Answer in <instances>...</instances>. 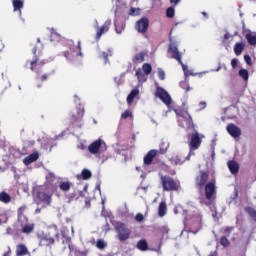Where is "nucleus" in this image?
Here are the masks:
<instances>
[{
  "instance_id": "nucleus-59",
  "label": "nucleus",
  "mask_w": 256,
  "mask_h": 256,
  "mask_svg": "<svg viewBox=\"0 0 256 256\" xmlns=\"http://www.w3.org/2000/svg\"><path fill=\"white\" fill-rule=\"evenodd\" d=\"M233 231V227H226L225 228V233H231Z\"/></svg>"
},
{
  "instance_id": "nucleus-61",
  "label": "nucleus",
  "mask_w": 256,
  "mask_h": 256,
  "mask_svg": "<svg viewBox=\"0 0 256 256\" xmlns=\"http://www.w3.org/2000/svg\"><path fill=\"white\" fill-rule=\"evenodd\" d=\"M181 0H170V3H174V5H179Z\"/></svg>"
},
{
  "instance_id": "nucleus-21",
  "label": "nucleus",
  "mask_w": 256,
  "mask_h": 256,
  "mask_svg": "<svg viewBox=\"0 0 256 256\" xmlns=\"http://www.w3.org/2000/svg\"><path fill=\"white\" fill-rule=\"evenodd\" d=\"M227 165L232 175H237L239 173V163H237L235 160L228 161Z\"/></svg>"
},
{
  "instance_id": "nucleus-63",
  "label": "nucleus",
  "mask_w": 256,
  "mask_h": 256,
  "mask_svg": "<svg viewBox=\"0 0 256 256\" xmlns=\"http://www.w3.org/2000/svg\"><path fill=\"white\" fill-rule=\"evenodd\" d=\"M96 189H98V190H99V193H101V184H97V185H96Z\"/></svg>"
},
{
  "instance_id": "nucleus-13",
  "label": "nucleus",
  "mask_w": 256,
  "mask_h": 256,
  "mask_svg": "<svg viewBox=\"0 0 256 256\" xmlns=\"http://www.w3.org/2000/svg\"><path fill=\"white\" fill-rule=\"evenodd\" d=\"M156 97H159V99H161V101H163V103L167 105V107H170L172 101L171 95H169V93L165 91V89L157 88Z\"/></svg>"
},
{
  "instance_id": "nucleus-35",
  "label": "nucleus",
  "mask_w": 256,
  "mask_h": 256,
  "mask_svg": "<svg viewBox=\"0 0 256 256\" xmlns=\"http://www.w3.org/2000/svg\"><path fill=\"white\" fill-rule=\"evenodd\" d=\"M137 247L140 251H147V249H149V245L147 244V240L143 239V240H140L138 243H137Z\"/></svg>"
},
{
  "instance_id": "nucleus-16",
  "label": "nucleus",
  "mask_w": 256,
  "mask_h": 256,
  "mask_svg": "<svg viewBox=\"0 0 256 256\" xmlns=\"http://www.w3.org/2000/svg\"><path fill=\"white\" fill-rule=\"evenodd\" d=\"M207 179H209V174L204 171H200V174L196 177V187L198 189H202L203 185L207 183Z\"/></svg>"
},
{
  "instance_id": "nucleus-62",
  "label": "nucleus",
  "mask_w": 256,
  "mask_h": 256,
  "mask_svg": "<svg viewBox=\"0 0 256 256\" xmlns=\"http://www.w3.org/2000/svg\"><path fill=\"white\" fill-rule=\"evenodd\" d=\"M94 27H95V29H97L99 27V22L97 20H95Z\"/></svg>"
},
{
  "instance_id": "nucleus-28",
  "label": "nucleus",
  "mask_w": 256,
  "mask_h": 256,
  "mask_svg": "<svg viewBox=\"0 0 256 256\" xmlns=\"http://www.w3.org/2000/svg\"><path fill=\"white\" fill-rule=\"evenodd\" d=\"M50 41L52 43H59V41H61V35L57 33L54 29L51 30Z\"/></svg>"
},
{
  "instance_id": "nucleus-5",
  "label": "nucleus",
  "mask_w": 256,
  "mask_h": 256,
  "mask_svg": "<svg viewBox=\"0 0 256 256\" xmlns=\"http://www.w3.org/2000/svg\"><path fill=\"white\" fill-rule=\"evenodd\" d=\"M112 225L117 233L119 241H127L129 239V227L123 222H112Z\"/></svg>"
},
{
  "instance_id": "nucleus-40",
  "label": "nucleus",
  "mask_w": 256,
  "mask_h": 256,
  "mask_svg": "<svg viewBox=\"0 0 256 256\" xmlns=\"http://www.w3.org/2000/svg\"><path fill=\"white\" fill-rule=\"evenodd\" d=\"M246 39H247L249 45H256V36L255 35L248 33V34H246Z\"/></svg>"
},
{
  "instance_id": "nucleus-11",
  "label": "nucleus",
  "mask_w": 256,
  "mask_h": 256,
  "mask_svg": "<svg viewBox=\"0 0 256 256\" xmlns=\"http://www.w3.org/2000/svg\"><path fill=\"white\" fill-rule=\"evenodd\" d=\"M135 29L141 35H146L147 31H149V18L142 17L135 24Z\"/></svg>"
},
{
  "instance_id": "nucleus-41",
  "label": "nucleus",
  "mask_w": 256,
  "mask_h": 256,
  "mask_svg": "<svg viewBox=\"0 0 256 256\" xmlns=\"http://www.w3.org/2000/svg\"><path fill=\"white\" fill-rule=\"evenodd\" d=\"M71 182H60V189L61 191H69L71 189Z\"/></svg>"
},
{
  "instance_id": "nucleus-18",
  "label": "nucleus",
  "mask_w": 256,
  "mask_h": 256,
  "mask_svg": "<svg viewBox=\"0 0 256 256\" xmlns=\"http://www.w3.org/2000/svg\"><path fill=\"white\" fill-rule=\"evenodd\" d=\"M55 244V239L51 236V234H43L40 237V245L44 247H50V245Z\"/></svg>"
},
{
  "instance_id": "nucleus-26",
  "label": "nucleus",
  "mask_w": 256,
  "mask_h": 256,
  "mask_svg": "<svg viewBox=\"0 0 256 256\" xmlns=\"http://www.w3.org/2000/svg\"><path fill=\"white\" fill-rule=\"evenodd\" d=\"M194 221L196 223V230L195 231H192V233H199V231H201V221H202V218H201V214H199L198 212L196 213V215L194 216Z\"/></svg>"
},
{
  "instance_id": "nucleus-55",
  "label": "nucleus",
  "mask_w": 256,
  "mask_h": 256,
  "mask_svg": "<svg viewBox=\"0 0 256 256\" xmlns=\"http://www.w3.org/2000/svg\"><path fill=\"white\" fill-rule=\"evenodd\" d=\"M244 60L246 61L247 65L251 66L252 65V62H251V56L249 55H245L244 56Z\"/></svg>"
},
{
  "instance_id": "nucleus-37",
  "label": "nucleus",
  "mask_w": 256,
  "mask_h": 256,
  "mask_svg": "<svg viewBox=\"0 0 256 256\" xmlns=\"http://www.w3.org/2000/svg\"><path fill=\"white\" fill-rule=\"evenodd\" d=\"M238 75L243 81H249V71H247V69H240Z\"/></svg>"
},
{
  "instance_id": "nucleus-23",
  "label": "nucleus",
  "mask_w": 256,
  "mask_h": 256,
  "mask_svg": "<svg viewBox=\"0 0 256 256\" xmlns=\"http://www.w3.org/2000/svg\"><path fill=\"white\" fill-rule=\"evenodd\" d=\"M101 216L104 217L107 221V219H109L110 223L113 225V223H116L117 221H115V217L113 216V213H111V211L106 210L105 206H102V211H101Z\"/></svg>"
},
{
  "instance_id": "nucleus-24",
  "label": "nucleus",
  "mask_w": 256,
  "mask_h": 256,
  "mask_svg": "<svg viewBox=\"0 0 256 256\" xmlns=\"http://www.w3.org/2000/svg\"><path fill=\"white\" fill-rule=\"evenodd\" d=\"M118 215L119 217H129V206L127 202H124L120 207L118 208Z\"/></svg>"
},
{
  "instance_id": "nucleus-6",
  "label": "nucleus",
  "mask_w": 256,
  "mask_h": 256,
  "mask_svg": "<svg viewBox=\"0 0 256 256\" xmlns=\"http://www.w3.org/2000/svg\"><path fill=\"white\" fill-rule=\"evenodd\" d=\"M187 137L188 139H190V142H189L190 152L186 157L187 161H189L191 155H195L193 151L201 147V138L199 137V132H197V130H195L194 133L192 134H188Z\"/></svg>"
},
{
  "instance_id": "nucleus-32",
  "label": "nucleus",
  "mask_w": 256,
  "mask_h": 256,
  "mask_svg": "<svg viewBox=\"0 0 256 256\" xmlns=\"http://www.w3.org/2000/svg\"><path fill=\"white\" fill-rule=\"evenodd\" d=\"M167 213V204L165 202H161L158 208V215L159 217H165Z\"/></svg>"
},
{
  "instance_id": "nucleus-48",
  "label": "nucleus",
  "mask_w": 256,
  "mask_h": 256,
  "mask_svg": "<svg viewBox=\"0 0 256 256\" xmlns=\"http://www.w3.org/2000/svg\"><path fill=\"white\" fill-rule=\"evenodd\" d=\"M220 245H222L223 247H229V240L227 239V237L225 236L221 237Z\"/></svg>"
},
{
  "instance_id": "nucleus-9",
  "label": "nucleus",
  "mask_w": 256,
  "mask_h": 256,
  "mask_svg": "<svg viewBox=\"0 0 256 256\" xmlns=\"http://www.w3.org/2000/svg\"><path fill=\"white\" fill-rule=\"evenodd\" d=\"M32 195H35L38 199V207L44 208L51 205V195L45 192H39L37 190L32 191Z\"/></svg>"
},
{
  "instance_id": "nucleus-14",
  "label": "nucleus",
  "mask_w": 256,
  "mask_h": 256,
  "mask_svg": "<svg viewBox=\"0 0 256 256\" xmlns=\"http://www.w3.org/2000/svg\"><path fill=\"white\" fill-rule=\"evenodd\" d=\"M173 39L170 38V45L168 48V51L172 53V59H176L178 63H181V53L179 52V49L177 48V44L172 42Z\"/></svg>"
},
{
  "instance_id": "nucleus-15",
  "label": "nucleus",
  "mask_w": 256,
  "mask_h": 256,
  "mask_svg": "<svg viewBox=\"0 0 256 256\" xmlns=\"http://www.w3.org/2000/svg\"><path fill=\"white\" fill-rule=\"evenodd\" d=\"M226 131H228L229 135L234 139L241 137V128H239L235 124H228L226 127Z\"/></svg>"
},
{
  "instance_id": "nucleus-2",
  "label": "nucleus",
  "mask_w": 256,
  "mask_h": 256,
  "mask_svg": "<svg viewBox=\"0 0 256 256\" xmlns=\"http://www.w3.org/2000/svg\"><path fill=\"white\" fill-rule=\"evenodd\" d=\"M67 45L69 50L64 52V57L69 61V63L79 61V57L83 58V53L81 52V41H78V45L75 46L73 40H68Z\"/></svg>"
},
{
  "instance_id": "nucleus-47",
  "label": "nucleus",
  "mask_w": 256,
  "mask_h": 256,
  "mask_svg": "<svg viewBox=\"0 0 256 256\" xmlns=\"http://www.w3.org/2000/svg\"><path fill=\"white\" fill-rule=\"evenodd\" d=\"M166 15H167V17H169V19L175 17V8L169 7V8L166 10Z\"/></svg>"
},
{
  "instance_id": "nucleus-33",
  "label": "nucleus",
  "mask_w": 256,
  "mask_h": 256,
  "mask_svg": "<svg viewBox=\"0 0 256 256\" xmlns=\"http://www.w3.org/2000/svg\"><path fill=\"white\" fill-rule=\"evenodd\" d=\"M91 171H89L88 169H83L81 174L78 175V179H83L84 181H87V179H91Z\"/></svg>"
},
{
  "instance_id": "nucleus-51",
  "label": "nucleus",
  "mask_w": 256,
  "mask_h": 256,
  "mask_svg": "<svg viewBox=\"0 0 256 256\" xmlns=\"http://www.w3.org/2000/svg\"><path fill=\"white\" fill-rule=\"evenodd\" d=\"M144 220H145V217H144L143 214H141V213H138V214L135 216V221H137L138 223H143Z\"/></svg>"
},
{
  "instance_id": "nucleus-39",
  "label": "nucleus",
  "mask_w": 256,
  "mask_h": 256,
  "mask_svg": "<svg viewBox=\"0 0 256 256\" xmlns=\"http://www.w3.org/2000/svg\"><path fill=\"white\" fill-rule=\"evenodd\" d=\"M245 211H246V213H248V215H250V217L253 219V221L256 222V210L251 207H246Z\"/></svg>"
},
{
  "instance_id": "nucleus-17",
  "label": "nucleus",
  "mask_w": 256,
  "mask_h": 256,
  "mask_svg": "<svg viewBox=\"0 0 256 256\" xmlns=\"http://www.w3.org/2000/svg\"><path fill=\"white\" fill-rule=\"evenodd\" d=\"M109 27H111V19H107L101 27H98L96 29V39L100 40L101 35H103V33H107V31H109Z\"/></svg>"
},
{
  "instance_id": "nucleus-42",
  "label": "nucleus",
  "mask_w": 256,
  "mask_h": 256,
  "mask_svg": "<svg viewBox=\"0 0 256 256\" xmlns=\"http://www.w3.org/2000/svg\"><path fill=\"white\" fill-rule=\"evenodd\" d=\"M137 95H139V89L138 88H135L130 92V94H129V103H130V105H131V103H133V99L135 97H137Z\"/></svg>"
},
{
  "instance_id": "nucleus-19",
  "label": "nucleus",
  "mask_w": 256,
  "mask_h": 256,
  "mask_svg": "<svg viewBox=\"0 0 256 256\" xmlns=\"http://www.w3.org/2000/svg\"><path fill=\"white\" fill-rule=\"evenodd\" d=\"M24 3L25 2L23 0H12V5L14 8V11L15 12L18 11V15H19L20 19L23 21V23H25V19L21 18V15H22L21 9H23Z\"/></svg>"
},
{
  "instance_id": "nucleus-36",
  "label": "nucleus",
  "mask_w": 256,
  "mask_h": 256,
  "mask_svg": "<svg viewBox=\"0 0 256 256\" xmlns=\"http://www.w3.org/2000/svg\"><path fill=\"white\" fill-rule=\"evenodd\" d=\"M136 77L138 78L139 82L145 83V81H147V74L143 73L141 69L136 71Z\"/></svg>"
},
{
  "instance_id": "nucleus-27",
  "label": "nucleus",
  "mask_w": 256,
  "mask_h": 256,
  "mask_svg": "<svg viewBox=\"0 0 256 256\" xmlns=\"http://www.w3.org/2000/svg\"><path fill=\"white\" fill-rule=\"evenodd\" d=\"M54 145H55V139H53V138H48L46 142L45 141L43 142L44 149L46 151L49 150V152H51Z\"/></svg>"
},
{
  "instance_id": "nucleus-50",
  "label": "nucleus",
  "mask_w": 256,
  "mask_h": 256,
  "mask_svg": "<svg viewBox=\"0 0 256 256\" xmlns=\"http://www.w3.org/2000/svg\"><path fill=\"white\" fill-rule=\"evenodd\" d=\"M158 77L161 79V81H165V71H163L161 68H158Z\"/></svg>"
},
{
  "instance_id": "nucleus-58",
  "label": "nucleus",
  "mask_w": 256,
  "mask_h": 256,
  "mask_svg": "<svg viewBox=\"0 0 256 256\" xmlns=\"http://www.w3.org/2000/svg\"><path fill=\"white\" fill-rule=\"evenodd\" d=\"M233 37L229 32H226L224 35V40L227 41V39H231Z\"/></svg>"
},
{
  "instance_id": "nucleus-57",
  "label": "nucleus",
  "mask_w": 256,
  "mask_h": 256,
  "mask_svg": "<svg viewBox=\"0 0 256 256\" xmlns=\"http://www.w3.org/2000/svg\"><path fill=\"white\" fill-rule=\"evenodd\" d=\"M105 233L108 231H111V228L109 227V222L106 220V225L104 226Z\"/></svg>"
},
{
  "instance_id": "nucleus-30",
  "label": "nucleus",
  "mask_w": 256,
  "mask_h": 256,
  "mask_svg": "<svg viewBox=\"0 0 256 256\" xmlns=\"http://www.w3.org/2000/svg\"><path fill=\"white\" fill-rule=\"evenodd\" d=\"M113 56V50L112 49H108V53L107 52H101L100 53V59H104V63L107 65V63L109 62V57Z\"/></svg>"
},
{
  "instance_id": "nucleus-60",
  "label": "nucleus",
  "mask_w": 256,
  "mask_h": 256,
  "mask_svg": "<svg viewBox=\"0 0 256 256\" xmlns=\"http://www.w3.org/2000/svg\"><path fill=\"white\" fill-rule=\"evenodd\" d=\"M65 133H67L66 131L62 132L60 135L55 137V140L60 139L61 137H63L65 135Z\"/></svg>"
},
{
  "instance_id": "nucleus-52",
  "label": "nucleus",
  "mask_w": 256,
  "mask_h": 256,
  "mask_svg": "<svg viewBox=\"0 0 256 256\" xmlns=\"http://www.w3.org/2000/svg\"><path fill=\"white\" fill-rule=\"evenodd\" d=\"M123 77H125V73H122V74L120 75V77H115V78H114L115 83H116L117 85H121V79H123Z\"/></svg>"
},
{
  "instance_id": "nucleus-34",
  "label": "nucleus",
  "mask_w": 256,
  "mask_h": 256,
  "mask_svg": "<svg viewBox=\"0 0 256 256\" xmlns=\"http://www.w3.org/2000/svg\"><path fill=\"white\" fill-rule=\"evenodd\" d=\"M243 49H245V44L241 43V42H238L234 46V53L236 55H241V53H243Z\"/></svg>"
},
{
  "instance_id": "nucleus-49",
  "label": "nucleus",
  "mask_w": 256,
  "mask_h": 256,
  "mask_svg": "<svg viewBox=\"0 0 256 256\" xmlns=\"http://www.w3.org/2000/svg\"><path fill=\"white\" fill-rule=\"evenodd\" d=\"M62 237H63L62 243H65L66 245H70L71 244V237H66L65 233L63 231H62Z\"/></svg>"
},
{
  "instance_id": "nucleus-22",
  "label": "nucleus",
  "mask_w": 256,
  "mask_h": 256,
  "mask_svg": "<svg viewBox=\"0 0 256 256\" xmlns=\"http://www.w3.org/2000/svg\"><path fill=\"white\" fill-rule=\"evenodd\" d=\"M37 159H39V153L34 152V153L28 155L27 157H25L23 159V163H24V165H31V163H35V161H37Z\"/></svg>"
},
{
  "instance_id": "nucleus-7",
  "label": "nucleus",
  "mask_w": 256,
  "mask_h": 256,
  "mask_svg": "<svg viewBox=\"0 0 256 256\" xmlns=\"http://www.w3.org/2000/svg\"><path fill=\"white\" fill-rule=\"evenodd\" d=\"M88 151L91 155H101L107 151V144L101 138L95 140L88 146Z\"/></svg>"
},
{
  "instance_id": "nucleus-54",
  "label": "nucleus",
  "mask_w": 256,
  "mask_h": 256,
  "mask_svg": "<svg viewBox=\"0 0 256 256\" xmlns=\"http://www.w3.org/2000/svg\"><path fill=\"white\" fill-rule=\"evenodd\" d=\"M239 63V60L237 58H234L231 60L232 69H235Z\"/></svg>"
},
{
  "instance_id": "nucleus-12",
  "label": "nucleus",
  "mask_w": 256,
  "mask_h": 256,
  "mask_svg": "<svg viewBox=\"0 0 256 256\" xmlns=\"http://www.w3.org/2000/svg\"><path fill=\"white\" fill-rule=\"evenodd\" d=\"M178 115L180 116L178 120L180 127H187L188 129L193 127V118H191L188 112H181V114Z\"/></svg>"
},
{
  "instance_id": "nucleus-8",
  "label": "nucleus",
  "mask_w": 256,
  "mask_h": 256,
  "mask_svg": "<svg viewBox=\"0 0 256 256\" xmlns=\"http://www.w3.org/2000/svg\"><path fill=\"white\" fill-rule=\"evenodd\" d=\"M161 182L163 186V191H178L179 190V181H175L169 176H162Z\"/></svg>"
},
{
  "instance_id": "nucleus-53",
  "label": "nucleus",
  "mask_w": 256,
  "mask_h": 256,
  "mask_svg": "<svg viewBox=\"0 0 256 256\" xmlns=\"http://www.w3.org/2000/svg\"><path fill=\"white\" fill-rule=\"evenodd\" d=\"M53 179H55V174L48 173V175L46 176V180L48 181V183H51Z\"/></svg>"
},
{
  "instance_id": "nucleus-31",
  "label": "nucleus",
  "mask_w": 256,
  "mask_h": 256,
  "mask_svg": "<svg viewBox=\"0 0 256 256\" xmlns=\"http://www.w3.org/2000/svg\"><path fill=\"white\" fill-rule=\"evenodd\" d=\"M145 55H147L145 52L136 54L132 59L133 63H143V61H145Z\"/></svg>"
},
{
  "instance_id": "nucleus-46",
  "label": "nucleus",
  "mask_w": 256,
  "mask_h": 256,
  "mask_svg": "<svg viewBox=\"0 0 256 256\" xmlns=\"http://www.w3.org/2000/svg\"><path fill=\"white\" fill-rule=\"evenodd\" d=\"M96 247L97 249H104L105 247H107V243L105 242V240L99 239L97 240Z\"/></svg>"
},
{
  "instance_id": "nucleus-20",
  "label": "nucleus",
  "mask_w": 256,
  "mask_h": 256,
  "mask_svg": "<svg viewBox=\"0 0 256 256\" xmlns=\"http://www.w3.org/2000/svg\"><path fill=\"white\" fill-rule=\"evenodd\" d=\"M155 157H157V150H150L144 157V165H151Z\"/></svg>"
},
{
  "instance_id": "nucleus-64",
  "label": "nucleus",
  "mask_w": 256,
  "mask_h": 256,
  "mask_svg": "<svg viewBox=\"0 0 256 256\" xmlns=\"http://www.w3.org/2000/svg\"><path fill=\"white\" fill-rule=\"evenodd\" d=\"M35 213L37 214V213H41V208H37L36 210H35Z\"/></svg>"
},
{
  "instance_id": "nucleus-38",
  "label": "nucleus",
  "mask_w": 256,
  "mask_h": 256,
  "mask_svg": "<svg viewBox=\"0 0 256 256\" xmlns=\"http://www.w3.org/2000/svg\"><path fill=\"white\" fill-rule=\"evenodd\" d=\"M33 229H35L33 224H26L22 227V233L29 235V233H32Z\"/></svg>"
},
{
  "instance_id": "nucleus-3",
  "label": "nucleus",
  "mask_w": 256,
  "mask_h": 256,
  "mask_svg": "<svg viewBox=\"0 0 256 256\" xmlns=\"http://www.w3.org/2000/svg\"><path fill=\"white\" fill-rule=\"evenodd\" d=\"M215 184L209 182L205 186V198L200 199V203L209 207L211 211H215Z\"/></svg>"
},
{
  "instance_id": "nucleus-45",
  "label": "nucleus",
  "mask_w": 256,
  "mask_h": 256,
  "mask_svg": "<svg viewBox=\"0 0 256 256\" xmlns=\"http://www.w3.org/2000/svg\"><path fill=\"white\" fill-rule=\"evenodd\" d=\"M182 69H183V72H184V75L187 77L189 75H192V76H195L196 74H193L189 71V69L187 68V65L183 64V61H181L180 63Z\"/></svg>"
},
{
  "instance_id": "nucleus-29",
  "label": "nucleus",
  "mask_w": 256,
  "mask_h": 256,
  "mask_svg": "<svg viewBox=\"0 0 256 256\" xmlns=\"http://www.w3.org/2000/svg\"><path fill=\"white\" fill-rule=\"evenodd\" d=\"M0 203H11V196L7 192L2 191L0 193Z\"/></svg>"
},
{
  "instance_id": "nucleus-44",
  "label": "nucleus",
  "mask_w": 256,
  "mask_h": 256,
  "mask_svg": "<svg viewBox=\"0 0 256 256\" xmlns=\"http://www.w3.org/2000/svg\"><path fill=\"white\" fill-rule=\"evenodd\" d=\"M129 15L132 17H139L141 15V9L140 8H130Z\"/></svg>"
},
{
  "instance_id": "nucleus-10",
  "label": "nucleus",
  "mask_w": 256,
  "mask_h": 256,
  "mask_svg": "<svg viewBox=\"0 0 256 256\" xmlns=\"http://www.w3.org/2000/svg\"><path fill=\"white\" fill-rule=\"evenodd\" d=\"M74 103H76V111H77V115H73L72 119L73 121H81V119H83L84 115H85V106L83 104H81V98H79V96L74 95Z\"/></svg>"
},
{
  "instance_id": "nucleus-25",
  "label": "nucleus",
  "mask_w": 256,
  "mask_h": 256,
  "mask_svg": "<svg viewBox=\"0 0 256 256\" xmlns=\"http://www.w3.org/2000/svg\"><path fill=\"white\" fill-rule=\"evenodd\" d=\"M29 253V250L27 249V246L25 244H19L16 246V255L17 256H25Z\"/></svg>"
},
{
  "instance_id": "nucleus-4",
  "label": "nucleus",
  "mask_w": 256,
  "mask_h": 256,
  "mask_svg": "<svg viewBox=\"0 0 256 256\" xmlns=\"http://www.w3.org/2000/svg\"><path fill=\"white\" fill-rule=\"evenodd\" d=\"M39 58H35L34 60H32L30 62V69L31 71H34V73L37 74V81H47V78L49 77V75H54L55 74V70H53L51 73L49 74H43L42 76H39V74L41 73V67H43V65H45L46 63H49V61H45L42 60L41 62H38Z\"/></svg>"
},
{
  "instance_id": "nucleus-56",
  "label": "nucleus",
  "mask_w": 256,
  "mask_h": 256,
  "mask_svg": "<svg viewBox=\"0 0 256 256\" xmlns=\"http://www.w3.org/2000/svg\"><path fill=\"white\" fill-rule=\"evenodd\" d=\"M121 119H129V110H126L121 114Z\"/></svg>"
},
{
  "instance_id": "nucleus-1",
  "label": "nucleus",
  "mask_w": 256,
  "mask_h": 256,
  "mask_svg": "<svg viewBox=\"0 0 256 256\" xmlns=\"http://www.w3.org/2000/svg\"><path fill=\"white\" fill-rule=\"evenodd\" d=\"M114 12V26L115 31L119 35L125 31V23L119 22L121 17H125V14L129 13V9L126 4H121V1L117 0L116 6L112 8Z\"/></svg>"
},
{
  "instance_id": "nucleus-43",
  "label": "nucleus",
  "mask_w": 256,
  "mask_h": 256,
  "mask_svg": "<svg viewBox=\"0 0 256 256\" xmlns=\"http://www.w3.org/2000/svg\"><path fill=\"white\" fill-rule=\"evenodd\" d=\"M142 69L145 75H151V71H153V67H151V64L149 63L143 64Z\"/></svg>"
}]
</instances>
